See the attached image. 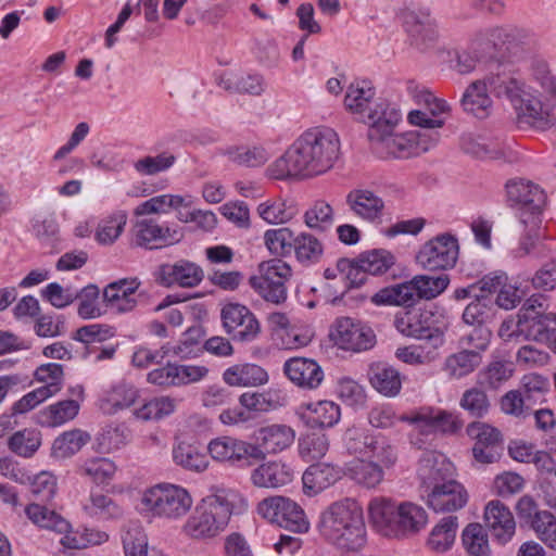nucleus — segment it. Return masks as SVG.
Segmentation results:
<instances>
[{
	"label": "nucleus",
	"instance_id": "39448f33",
	"mask_svg": "<svg viewBox=\"0 0 556 556\" xmlns=\"http://www.w3.org/2000/svg\"><path fill=\"white\" fill-rule=\"evenodd\" d=\"M394 326L405 337L427 340L439 348L443 346L445 342V314L443 309H439L435 305L397 315Z\"/></svg>",
	"mask_w": 556,
	"mask_h": 556
},
{
	"label": "nucleus",
	"instance_id": "f8f14e48",
	"mask_svg": "<svg viewBox=\"0 0 556 556\" xmlns=\"http://www.w3.org/2000/svg\"><path fill=\"white\" fill-rule=\"evenodd\" d=\"M426 505L434 513H454L464 508L469 500L466 488L452 478L421 492Z\"/></svg>",
	"mask_w": 556,
	"mask_h": 556
},
{
	"label": "nucleus",
	"instance_id": "69168bd1",
	"mask_svg": "<svg viewBox=\"0 0 556 556\" xmlns=\"http://www.w3.org/2000/svg\"><path fill=\"white\" fill-rule=\"evenodd\" d=\"M407 92L432 117H442L443 114L450 112V105L444 100L437 98L425 87L410 81L407 85Z\"/></svg>",
	"mask_w": 556,
	"mask_h": 556
},
{
	"label": "nucleus",
	"instance_id": "0eeeda50",
	"mask_svg": "<svg viewBox=\"0 0 556 556\" xmlns=\"http://www.w3.org/2000/svg\"><path fill=\"white\" fill-rule=\"evenodd\" d=\"M256 513L268 522L294 533H306L309 521L303 508L293 500L282 495H271L262 500Z\"/></svg>",
	"mask_w": 556,
	"mask_h": 556
},
{
	"label": "nucleus",
	"instance_id": "72a5a7b5",
	"mask_svg": "<svg viewBox=\"0 0 556 556\" xmlns=\"http://www.w3.org/2000/svg\"><path fill=\"white\" fill-rule=\"evenodd\" d=\"M218 86L230 93L261 96L266 83L261 74L226 72L218 79Z\"/></svg>",
	"mask_w": 556,
	"mask_h": 556
},
{
	"label": "nucleus",
	"instance_id": "b1692460",
	"mask_svg": "<svg viewBox=\"0 0 556 556\" xmlns=\"http://www.w3.org/2000/svg\"><path fill=\"white\" fill-rule=\"evenodd\" d=\"M252 445L230 435L212 439L207 444L211 458L220 464L236 465L251 456Z\"/></svg>",
	"mask_w": 556,
	"mask_h": 556
},
{
	"label": "nucleus",
	"instance_id": "338daca9",
	"mask_svg": "<svg viewBox=\"0 0 556 556\" xmlns=\"http://www.w3.org/2000/svg\"><path fill=\"white\" fill-rule=\"evenodd\" d=\"M176 406L177 402L175 399L157 396L143 403L140 407L136 408L132 414L139 420H157L173 414Z\"/></svg>",
	"mask_w": 556,
	"mask_h": 556
},
{
	"label": "nucleus",
	"instance_id": "c9c22d12",
	"mask_svg": "<svg viewBox=\"0 0 556 556\" xmlns=\"http://www.w3.org/2000/svg\"><path fill=\"white\" fill-rule=\"evenodd\" d=\"M483 80L490 93L497 98H505L511 104L519 101V96L525 88L521 80L504 68H497L496 72L489 73Z\"/></svg>",
	"mask_w": 556,
	"mask_h": 556
},
{
	"label": "nucleus",
	"instance_id": "4d7b16f0",
	"mask_svg": "<svg viewBox=\"0 0 556 556\" xmlns=\"http://www.w3.org/2000/svg\"><path fill=\"white\" fill-rule=\"evenodd\" d=\"M127 224V214L117 211L100 220L96 228L94 239L101 245L113 244L123 233Z\"/></svg>",
	"mask_w": 556,
	"mask_h": 556
},
{
	"label": "nucleus",
	"instance_id": "9b49d317",
	"mask_svg": "<svg viewBox=\"0 0 556 556\" xmlns=\"http://www.w3.org/2000/svg\"><path fill=\"white\" fill-rule=\"evenodd\" d=\"M331 340L345 351L363 352L370 350L376 344V334L366 324L351 317H341L336 320Z\"/></svg>",
	"mask_w": 556,
	"mask_h": 556
},
{
	"label": "nucleus",
	"instance_id": "7c9ffc66",
	"mask_svg": "<svg viewBox=\"0 0 556 556\" xmlns=\"http://www.w3.org/2000/svg\"><path fill=\"white\" fill-rule=\"evenodd\" d=\"M517 31L507 30L503 27H494L478 33L471 42V49L480 52L485 58H493L495 52L507 45L510 50L514 41L517 39Z\"/></svg>",
	"mask_w": 556,
	"mask_h": 556
},
{
	"label": "nucleus",
	"instance_id": "dca6fc26",
	"mask_svg": "<svg viewBox=\"0 0 556 556\" xmlns=\"http://www.w3.org/2000/svg\"><path fill=\"white\" fill-rule=\"evenodd\" d=\"M420 492L454 478V466L447 457L437 451L422 453L417 468Z\"/></svg>",
	"mask_w": 556,
	"mask_h": 556
},
{
	"label": "nucleus",
	"instance_id": "de8ad7c7",
	"mask_svg": "<svg viewBox=\"0 0 556 556\" xmlns=\"http://www.w3.org/2000/svg\"><path fill=\"white\" fill-rule=\"evenodd\" d=\"M415 301L410 280L382 288L371 296L378 306H410Z\"/></svg>",
	"mask_w": 556,
	"mask_h": 556
},
{
	"label": "nucleus",
	"instance_id": "f257e3e1",
	"mask_svg": "<svg viewBox=\"0 0 556 556\" xmlns=\"http://www.w3.org/2000/svg\"><path fill=\"white\" fill-rule=\"evenodd\" d=\"M340 139L328 127L304 131L274 164L277 177H313L331 169L339 157Z\"/></svg>",
	"mask_w": 556,
	"mask_h": 556
},
{
	"label": "nucleus",
	"instance_id": "f704fd0d",
	"mask_svg": "<svg viewBox=\"0 0 556 556\" xmlns=\"http://www.w3.org/2000/svg\"><path fill=\"white\" fill-rule=\"evenodd\" d=\"M223 380L230 387H260L268 381V372L254 363H238L223 372Z\"/></svg>",
	"mask_w": 556,
	"mask_h": 556
},
{
	"label": "nucleus",
	"instance_id": "5701e85b",
	"mask_svg": "<svg viewBox=\"0 0 556 556\" xmlns=\"http://www.w3.org/2000/svg\"><path fill=\"white\" fill-rule=\"evenodd\" d=\"M283 370L295 386L307 390L317 389L324 380L321 366L312 358L292 357L285 363Z\"/></svg>",
	"mask_w": 556,
	"mask_h": 556
},
{
	"label": "nucleus",
	"instance_id": "7ed1b4c3",
	"mask_svg": "<svg viewBox=\"0 0 556 556\" xmlns=\"http://www.w3.org/2000/svg\"><path fill=\"white\" fill-rule=\"evenodd\" d=\"M317 530L323 540L342 553H359L368 542L363 509L351 497L327 506L320 513Z\"/></svg>",
	"mask_w": 556,
	"mask_h": 556
},
{
	"label": "nucleus",
	"instance_id": "a211bd4d",
	"mask_svg": "<svg viewBox=\"0 0 556 556\" xmlns=\"http://www.w3.org/2000/svg\"><path fill=\"white\" fill-rule=\"evenodd\" d=\"M295 478L292 466L281 459L267 460L251 471V483L261 489H279Z\"/></svg>",
	"mask_w": 556,
	"mask_h": 556
},
{
	"label": "nucleus",
	"instance_id": "a878e982",
	"mask_svg": "<svg viewBox=\"0 0 556 556\" xmlns=\"http://www.w3.org/2000/svg\"><path fill=\"white\" fill-rule=\"evenodd\" d=\"M401 121L402 112L395 104L384 100L376 102L364 121L369 126L367 134L369 141L383 134H391Z\"/></svg>",
	"mask_w": 556,
	"mask_h": 556
},
{
	"label": "nucleus",
	"instance_id": "ea45409f",
	"mask_svg": "<svg viewBox=\"0 0 556 556\" xmlns=\"http://www.w3.org/2000/svg\"><path fill=\"white\" fill-rule=\"evenodd\" d=\"M303 418L312 428H331L340 421L341 408L332 401H318L304 406Z\"/></svg>",
	"mask_w": 556,
	"mask_h": 556
},
{
	"label": "nucleus",
	"instance_id": "0e129e2a",
	"mask_svg": "<svg viewBox=\"0 0 556 556\" xmlns=\"http://www.w3.org/2000/svg\"><path fill=\"white\" fill-rule=\"evenodd\" d=\"M294 238V232L288 227L268 229L264 232V244L270 254L286 257L293 251Z\"/></svg>",
	"mask_w": 556,
	"mask_h": 556
},
{
	"label": "nucleus",
	"instance_id": "473e14b6",
	"mask_svg": "<svg viewBox=\"0 0 556 556\" xmlns=\"http://www.w3.org/2000/svg\"><path fill=\"white\" fill-rule=\"evenodd\" d=\"M428 515L418 504L404 501L397 502L394 538L415 534L426 527Z\"/></svg>",
	"mask_w": 556,
	"mask_h": 556
},
{
	"label": "nucleus",
	"instance_id": "f3484780",
	"mask_svg": "<svg viewBox=\"0 0 556 556\" xmlns=\"http://www.w3.org/2000/svg\"><path fill=\"white\" fill-rule=\"evenodd\" d=\"M345 203L355 217L366 223H378L384 215L383 199L370 189L351 190L345 197Z\"/></svg>",
	"mask_w": 556,
	"mask_h": 556
},
{
	"label": "nucleus",
	"instance_id": "e433bc0d",
	"mask_svg": "<svg viewBox=\"0 0 556 556\" xmlns=\"http://www.w3.org/2000/svg\"><path fill=\"white\" fill-rule=\"evenodd\" d=\"M343 471L340 467L319 463L309 466L303 473V489L307 494H317L341 479Z\"/></svg>",
	"mask_w": 556,
	"mask_h": 556
},
{
	"label": "nucleus",
	"instance_id": "09e8293b",
	"mask_svg": "<svg viewBox=\"0 0 556 556\" xmlns=\"http://www.w3.org/2000/svg\"><path fill=\"white\" fill-rule=\"evenodd\" d=\"M83 509L88 516L101 520L119 519L124 515L123 508L112 497L100 492H91Z\"/></svg>",
	"mask_w": 556,
	"mask_h": 556
},
{
	"label": "nucleus",
	"instance_id": "c85d7f7f",
	"mask_svg": "<svg viewBox=\"0 0 556 556\" xmlns=\"http://www.w3.org/2000/svg\"><path fill=\"white\" fill-rule=\"evenodd\" d=\"M375 88L370 81L356 80L349 85L344 96L345 110L363 122L368 116L375 103Z\"/></svg>",
	"mask_w": 556,
	"mask_h": 556
},
{
	"label": "nucleus",
	"instance_id": "8fccbe9b",
	"mask_svg": "<svg viewBox=\"0 0 556 556\" xmlns=\"http://www.w3.org/2000/svg\"><path fill=\"white\" fill-rule=\"evenodd\" d=\"M224 154L232 163L244 167H258L269 160L267 150L257 144H241L228 147Z\"/></svg>",
	"mask_w": 556,
	"mask_h": 556
},
{
	"label": "nucleus",
	"instance_id": "680f3d73",
	"mask_svg": "<svg viewBox=\"0 0 556 556\" xmlns=\"http://www.w3.org/2000/svg\"><path fill=\"white\" fill-rule=\"evenodd\" d=\"M415 300H432L443 293L448 287L450 279L445 274L439 276L417 275L410 279Z\"/></svg>",
	"mask_w": 556,
	"mask_h": 556
},
{
	"label": "nucleus",
	"instance_id": "a18cd8bd",
	"mask_svg": "<svg viewBox=\"0 0 556 556\" xmlns=\"http://www.w3.org/2000/svg\"><path fill=\"white\" fill-rule=\"evenodd\" d=\"M464 110L472 115L484 118L490 114L492 100L483 79L471 83L462 98Z\"/></svg>",
	"mask_w": 556,
	"mask_h": 556
},
{
	"label": "nucleus",
	"instance_id": "393cba45",
	"mask_svg": "<svg viewBox=\"0 0 556 556\" xmlns=\"http://www.w3.org/2000/svg\"><path fill=\"white\" fill-rule=\"evenodd\" d=\"M139 396V390L134 384L122 380L102 391L99 408L105 415H115L134 406Z\"/></svg>",
	"mask_w": 556,
	"mask_h": 556
},
{
	"label": "nucleus",
	"instance_id": "4c0bfd02",
	"mask_svg": "<svg viewBox=\"0 0 556 556\" xmlns=\"http://www.w3.org/2000/svg\"><path fill=\"white\" fill-rule=\"evenodd\" d=\"M482 356L472 350H462L447 355L442 371L451 380H459L471 375L481 364Z\"/></svg>",
	"mask_w": 556,
	"mask_h": 556
},
{
	"label": "nucleus",
	"instance_id": "f03ea898",
	"mask_svg": "<svg viewBox=\"0 0 556 556\" xmlns=\"http://www.w3.org/2000/svg\"><path fill=\"white\" fill-rule=\"evenodd\" d=\"M248 508L247 497L238 490L213 486L187 518L181 532L191 540H212L226 530L232 514H243Z\"/></svg>",
	"mask_w": 556,
	"mask_h": 556
},
{
	"label": "nucleus",
	"instance_id": "052dcab7",
	"mask_svg": "<svg viewBox=\"0 0 556 556\" xmlns=\"http://www.w3.org/2000/svg\"><path fill=\"white\" fill-rule=\"evenodd\" d=\"M188 205L187 198L179 194H160L140 203L134 211L135 215L166 214L170 210H177Z\"/></svg>",
	"mask_w": 556,
	"mask_h": 556
},
{
	"label": "nucleus",
	"instance_id": "423d86ee",
	"mask_svg": "<svg viewBox=\"0 0 556 556\" xmlns=\"http://www.w3.org/2000/svg\"><path fill=\"white\" fill-rule=\"evenodd\" d=\"M291 277V266L280 258H273L258 265L257 274L250 277L249 283L265 301L281 304L287 300L286 283Z\"/></svg>",
	"mask_w": 556,
	"mask_h": 556
},
{
	"label": "nucleus",
	"instance_id": "4468645a",
	"mask_svg": "<svg viewBox=\"0 0 556 556\" xmlns=\"http://www.w3.org/2000/svg\"><path fill=\"white\" fill-rule=\"evenodd\" d=\"M295 430L287 424H268L257 428L253 434L255 448L263 456L285 452L295 441Z\"/></svg>",
	"mask_w": 556,
	"mask_h": 556
},
{
	"label": "nucleus",
	"instance_id": "603ef678",
	"mask_svg": "<svg viewBox=\"0 0 556 556\" xmlns=\"http://www.w3.org/2000/svg\"><path fill=\"white\" fill-rule=\"evenodd\" d=\"M256 211L258 216L270 225L286 224L296 215L295 207L280 198L260 203Z\"/></svg>",
	"mask_w": 556,
	"mask_h": 556
},
{
	"label": "nucleus",
	"instance_id": "a19ab883",
	"mask_svg": "<svg viewBox=\"0 0 556 556\" xmlns=\"http://www.w3.org/2000/svg\"><path fill=\"white\" fill-rule=\"evenodd\" d=\"M515 374V365L511 361L493 357L477 375L480 387L489 390H497L506 383Z\"/></svg>",
	"mask_w": 556,
	"mask_h": 556
},
{
	"label": "nucleus",
	"instance_id": "6ab92c4d",
	"mask_svg": "<svg viewBox=\"0 0 556 556\" xmlns=\"http://www.w3.org/2000/svg\"><path fill=\"white\" fill-rule=\"evenodd\" d=\"M136 244L146 249H157L172 245L180 241L181 233L160 225L154 219H140L134 227Z\"/></svg>",
	"mask_w": 556,
	"mask_h": 556
},
{
	"label": "nucleus",
	"instance_id": "6e6d98bb",
	"mask_svg": "<svg viewBox=\"0 0 556 556\" xmlns=\"http://www.w3.org/2000/svg\"><path fill=\"white\" fill-rule=\"evenodd\" d=\"M35 379L42 386L39 389L50 399L56 395L64 384V370L61 364L48 363L35 370Z\"/></svg>",
	"mask_w": 556,
	"mask_h": 556
},
{
	"label": "nucleus",
	"instance_id": "6e6552de",
	"mask_svg": "<svg viewBox=\"0 0 556 556\" xmlns=\"http://www.w3.org/2000/svg\"><path fill=\"white\" fill-rule=\"evenodd\" d=\"M507 200L511 205L520 208V222L530 223L532 228L541 225L540 215L546 204V194L543 189L526 179H514L506 184Z\"/></svg>",
	"mask_w": 556,
	"mask_h": 556
},
{
	"label": "nucleus",
	"instance_id": "2eb2a0df",
	"mask_svg": "<svg viewBox=\"0 0 556 556\" xmlns=\"http://www.w3.org/2000/svg\"><path fill=\"white\" fill-rule=\"evenodd\" d=\"M204 278L200 265L188 260L162 264L157 269L156 280L165 287L178 286L180 288L198 287Z\"/></svg>",
	"mask_w": 556,
	"mask_h": 556
},
{
	"label": "nucleus",
	"instance_id": "5fc2aeb1",
	"mask_svg": "<svg viewBox=\"0 0 556 556\" xmlns=\"http://www.w3.org/2000/svg\"><path fill=\"white\" fill-rule=\"evenodd\" d=\"M439 346L427 344H410L399 346L395 357L410 366H426L439 358Z\"/></svg>",
	"mask_w": 556,
	"mask_h": 556
},
{
	"label": "nucleus",
	"instance_id": "13d9d810",
	"mask_svg": "<svg viewBox=\"0 0 556 556\" xmlns=\"http://www.w3.org/2000/svg\"><path fill=\"white\" fill-rule=\"evenodd\" d=\"M365 456L378 463L384 470L393 468L399 458L397 448L382 434H375L374 439H370Z\"/></svg>",
	"mask_w": 556,
	"mask_h": 556
},
{
	"label": "nucleus",
	"instance_id": "774afa93",
	"mask_svg": "<svg viewBox=\"0 0 556 556\" xmlns=\"http://www.w3.org/2000/svg\"><path fill=\"white\" fill-rule=\"evenodd\" d=\"M358 264L370 275H381L388 271L395 263L394 255L383 249L364 252L358 256Z\"/></svg>",
	"mask_w": 556,
	"mask_h": 556
},
{
	"label": "nucleus",
	"instance_id": "3c124183",
	"mask_svg": "<svg viewBox=\"0 0 556 556\" xmlns=\"http://www.w3.org/2000/svg\"><path fill=\"white\" fill-rule=\"evenodd\" d=\"M458 528V518L447 516L442 518L432 529L428 538V546L437 553L450 549L455 541Z\"/></svg>",
	"mask_w": 556,
	"mask_h": 556
},
{
	"label": "nucleus",
	"instance_id": "49530a36",
	"mask_svg": "<svg viewBox=\"0 0 556 556\" xmlns=\"http://www.w3.org/2000/svg\"><path fill=\"white\" fill-rule=\"evenodd\" d=\"M90 439V434L80 429L65 431L53 441L51 455L56 459L70 458L77 454Z\"/></svg>",
	"mask_w": 556,
	"mask_h": 556
},
{
	"label": "nucleus",
	"instance_id": "864d4df0",
	"mask_svg": "<svg viewBox=\"0 0 556 556\" xmlns=\"http://www.w3.org/2000/svg\"><path fill=\"white\" fill-rule=\"evenodd\" d=\"M79 412V404L75 400H64L49 405L39 413L40 422L47 427H59L73 420Z\"/></svg>",
	"mask_w": 556,
	"mask_h": 556
},
{
	"label": "nucleus",
	"instance_id": "bb28decb",
	"mask_svg": "<svg viewBox=\"0 0 556 556\" xmlns=\"http://www.w3.org/2000/svg\"><path fill=\"white\" fill-rule=\"evenodd\" d=\"M518 117L525 123L540 129H546L554 125L555 118L549 106L544 105L535 96L523 88L519 101L513 103Z\"/></svg>",
	"mask_w": 556,
	"mask_h": 556
},
{
	"label": "nucleus",
	"instance_id": "aec40b11",
	"mask_svg": "<svg viewBox=\"0 0 556 556\" xmlns=\"http://www.w3.org/2000/svg\"><path fill=\"white\" fill-rule=\"evenodd\" d=\"M397 501L387 496H375L367 505V515L372 529L387 538H394Z\"/></svg>",
	"mask_w": 556,
	"mask_h": 556
},
{
	"label": "nucleus",
	"instance_id": "ddd939ff",
	"mask_svg": "<svg viewBox=\"0 0 556 556\" xmlns=\"http://www.w3.org/2000/svg\"><path fill=\"white\" fill-rule=\"evenodd\" d=\"M400 421L413 425L415 430L424 435L432 434L438 431L454 432L458 426L452 414L434 409L431 407H421L399 417Z\"/></svg>",
	"mask_w": 556,
	"mask_h": 556
},
{
	"label": "nucleus",
	"instance_id": "c03bdc74",
	"mask_svg": "<svg viewBox=\"0 0 556 556\" xmlns=\"http://www.w3.org/2000/svg\"><path fill=\"white\" fill-rule=\"evenodd\" d=\"M527 320V339L535 341L554 340L556 336V313L525 309Z\"/></svg>",
	"mask_w": 556,
	"mask_h": 556
},
{
	"label": "nucleus",
	"instance_id": "1a4fd4ad",
	"mask_svg": "<svg viewBox=\"0 0 556 556\" xmlns=\"http://www.w3.org/2000/svg\"><path fill=\"white\" fill-rule=\"evenodd\" d=\"M225 332L239 343L255 341L261 334V324L254 313L240 303H227L220 311Z\"/></svg>",
	"mask_w": 556,
	"mask_h": 556
},
{
	"label": "nucleus",
	"instance_id": "2f4dec72",
	"mask_svg": "<svg viewBox=\"0 0 556 556\" xmlns=\"http://www.w3.org/2000/svg\"><path fill=\"white\" fill-rule=\"evenodd\" d=\"M172 457L177 466L191 472H204L210 466L206 452L195 442H176L173 445Z\"/></svg>",
	"mask_w": 556,
	"mask_h": 556
},
{
	"label": "nucleus",
	"instance_id": "9d476101",
	"mask_svg": "<svg viewBox=\"0 0 556 556\" xmlns=\"http://www.w3.org/2000/svg\"><path fill=\"white\" fill-rule=\"evenodd\" d=\"M457 239L443 233L426 242L416 255L417 263L425 269H448L455 266L458 258Z\"/></svg>",
	"mask_w": 556,
	"mask_h": 556
},
{
	"label": "nucleus",
	"instance_id": "cd10ccee",
	"mask_svg": "<svg viewBox=\"0 0 556 556\" xmlns=\"http://www.w3.org/2000/svg\"><path fill=\"white\" fill-rule=\"evenodd\" d=\"M415 136L410 131L383 134L370 140L374 152L381 159H408L414 154Z\"/></svg>",
	"mask_w": 556,
	"mask_h": 556
},
{
	"label": "nucleus",
	"instance_id": "37998d69",
	"mask_svg": "<svg viewBox=\"0 0 556 556\" xmlns=\"http://www.w3.org/2000/svg\"><path fill=\"white\" fill-rule=\"evenodd\" d=\"M27 518L37 527L66 535L72 526L59 513L49 509L38 503H31L25 507Z\"/></svg>",
	"mask_w": 556,
	"mask_h": 556
},
{
	"label": "nucleus",
	"instance_id": "c756f323",
	"mask_svg": "<svg viewBox=\"0 0 556 556\" xmlns=\"http://www.w3.org/2000/svg\"><path fill=\"white\" fill-rule=\"evenodd\" d=\"M460 148L466 154L480 160H498L505 156L504 142L485 134H464Z\"/></svg>",
	"mask_w": 556,
	"mask_h": 556
},
{
	"label": "nucleus",
	"instance_id": "bf43d9fd",
	"mask_svg": "<svg viewBox=\"0 0 556 556\" xmlns=\"http://www.w3.org/2000/svg\"><path fill=\"white\" fill-rule=\"evenodd\" d=\"M117 467L106 457H90L79 467L81 476L89 478L96 484H108L115 476Z\"/></svg>",
	"mask_w": 556,
	"mask_h": 556
},
{
	"label": "nucleus",
	"instance_id": "79ce46f5",
	"mask_svg": "<svg viewBox=\"0 0 556 556\" xmlns=\"http://www.w3.org/2000/svg\"><path fill=\"white\" fill-rule=\"evenodd\" d=\"M369 381L375 390L388 397L397 395L402 388L400 371L383 363L370 366Z\"/></svg>",
	"mask_w": 556,
	"mask_h": 556
},
{
	"label": "nucleus",
	"instance_id": "412c9836",
	"mask_svg": "<svg viewBox=\"0 0 556 556\" xmlns=\"http://www.w3.org/2000/svg\"><path fill=\"white\" fill-rule=\"evenodd\" d=\"M483 520L494 538L502 543L508 542L516 532V521L513 513L504 503L492 500L483 510Z\"/></svg>",
	"mask_w": 556,
	"mask_h": 556
},
{
	"label": "nucleus",
	"instance_id": "20e7f679",
	"mask_svg": "<svg viewBox=\"0 0 556 556\" xmlns=\"http://www.w3.org/2000/svg\"><path fill=\"white\" fill-rule=\"evenodd\" d=\"M192 505L189 491L178 484L160 483L147 489L141 496L144 514L173 521L186 516Z\"/></svg>",
	"mask_w": 556,
	"mask_h": 556
},
{
	"label": "nucleus",
	"instance_id": "58836bf2",
	"mask_svg": "<svg viewBox=\"0 0 556 556\" xmlns=\"http://www.w3.org/2000/svg\"><path fill=\"white\" fill-rule=\"evenodd\" d=\"M384 469L372 459L357 458L346 467V475L356 484L366 489H376L384 480Z\"/></svg>",
	"mask_w": 556,
	"mask_h": 556
},
{
	"label": "nucleus",
	"instance_id": "4be33fe9",
	"mask_svg": "<svg viewBox=\"0 0 556 556\" xmlns=\"http://www.w3.org/2000/svg\"><path fill=\"white\" fill-rule=\"evenodd\" d=\"M141 282L137 278H123L109 283L103 290L106 306L117 313L131 312L137 306L135 296Z\"/></svg>",
	"mask_w": 556,
	"mask_h": 556
},
{
	"label": "nucleus",
	"instance_id": "e2e57ef3",
	"mask_svg": "<svg viewBox=\"0 0 556 556\" xmlns=\"http://www.w3.org/2000/svg\"><path fill=\"white\" fill-rule=\"evenodd\" d=\"M464 548L471 556H489V535L484 527L478 522L469 523L462 533Z\"/></svg>",
	"mask_w": 556,
	"mask_h": 556
}]
</instances>
